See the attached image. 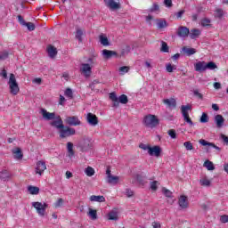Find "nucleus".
Returning a JSON list of instances; mask_svg holds the SVG:
<instances>
[{"label":"nucleus","instance_id":"f257e3e1","mask_svg":"<svg viewBox=\"0 0 228 228\" xmlns=\"http://www.w3.org/2000/svg\"><path fill=\"white\" fill-rule=\"evenodd\" d=\"M97 65V61L94 57H90L87 60V63H82L80 65V73L83 74L85 77H90L92 76V68Z\"/></svg>","mask_w":228,"mask_h":228},{"label":"nucleus","instance_id":"f03ea898","mask_svg":"<svg viewBox=\"0 0 228 228\" xmlns=\"http://www.w3.org/2000/svg\"><path fill=\"white\" fill-rule=\"evenodd\" d=\"M8 86L10 89V94L12 95H18L19 92H20V88L19 87V83H17V78H15V75L13 73L10 74Z\"/></svg>","mask_w":228,"mask_h":228},{"label":"nucleus","instance_id":"7ed1b4c3","mask_svg":"<svg viewBox=\"0 0 228 228\" xmlns=\"http://www.w3.org/2000/svg\"><path fill=\"white\" fill-rule=\"evenodd\" d=\"M143 124L146 127L154 129V127H158V126H159V119L156 115L149 114L144 117Z\"/></svg>","mask_w":228,"mask_h":228},{"label":"nucleus","instance_id":"20e7f679","mask_svg":"<svg viewBox=\"0 0 228 228\" xmlns=\"http://www.w3.org/2000/svg\"><path fill=\"white\" fill-rule=\"evenodd\" d=\"M49 205L47 203L39 202V201H34L32 202V208H36V211L39 216H45V210Z\"/></svg>","mask_w":228,"mask_h":228},{"label":"nucleus","instance_id":"39448f33","mask_svg":"<svg viewBox=\"0 0 228 228\" xmlns=\"http://www.w3.org/2000/svg\"><path fill=\"white\" fill-rule=\"evenodd\" d=\"M59 133L61 138H69V136H73V134H76V129L63 126Z\"/></svg>","mask_w":228,"mask_h":228},{"label":"nucleus","instance_id":"423d86ee","mask_svg":"<svg viewBox=\"0 0 228 228\" xmlns=\"http://www.w3.org/2000/svg\"><path fill=\"white\" fill-rule=\"evenodd\" d=\"M105 6L110 10H120L122 8V4H120V0H103Z\"/></svg>","mask_w":228,"mask_h":228},{"label":"nucleus","instance_id":"0eeeda50","mask_svg":"<svg viewBox=\"0 0 228 228\" xmlns=\"http://www.w3.org/2000/svg\"><path fill=\"white\" fill-rule=\"evenodd\" d=\"M181 110L184 122L189 124V126H193V121H191V118H190V114L188 113V110H191V107L190 105H183Z\"/></svg>","mask_w":228,"mask_h":228},{"label":"nucleus","instance_id":"6e6552de","mask_svg":"<svg viewBox=\"0 0 228 228\" xmlns=\"http://www.w3.org/2000/svg\"><path fill=\"white\" fill-rule=\"evenodd\" d=\"M181 110L184 122L189 124V126H193V121H191V118H190V114L188 113V110H191V107L190 105H183Z\"/></svg>","mask_w":228,"mask_h":228},{"label":"nucleus","instance_id":"1a4fd4ad","mask_svg":"<svg viewBox=\"0 0 228 228\" xmlns=\"http://www.w3.org/2000/svg\"><path fill=\"white\" fill-rule=\"evenodd\" d=\"M45 170H47V165L45 164V161L38 160L36 163L35 174L37 175H44V172H45Z\"/></svg>","mask_w":228,"mask_h":228},{"label":"nucleus","instance_id":"9d476101","mask_svg":"<svg viewBox=\"0 0 228 228\" xmlns=\"http://www.w3.org/2000/svg\"><path fill=\"white\" fill-rule=\"evenodd\" d=\"M106 174H107V183L109 184H114V185L118 184V182L120 181V177L111 175V169L107 168Z\"/></svg>","mask_w":228,"mask_h":228},{"label":"nucleus","instance_id":"9b49d317","mask_svg":"<svg viewBox=\"0 0 228 228\" xmlns=\"http://www.w3.org/2000/svg\"><path fill=\"white\" fill-rule=\"evenodd\" d=\"M40 114L42 115L43 119L46 121L54 120L57 117L55 112H49L45 109H41Z\"/></svg>","mask_w":228,"mask_h":228},{"label":"nucleus","instance_id":"f8f14e48","mask_svg":"<svg viewBox=\"0 0 228 228\" xmlns=\"http://www.w3.org/2000/svg\"><path fill=\"white\" fill-rule=\"evenodd\" d=\"M86 122L89 124V126H95L99 124V118L92 112L87 113L86 116Z\"/></svg>","mask_w":228,"mask_h":228},{"label":"nucleus","instance_id":"ddd939ff","mask_svg":"<svg viewBox=\"0 0 228 228\" xmlns=\"http://www.w3.org/2000/svg\"><path fill=\"white\" fill-rule=\"evenodd\" d=\"M79 148L82 152H86V151H90L92 149V142H90V139H83L79 142Z\"/></svg>","mask_w":228,"mask_h":228},{"label":"nucleus","instance_id":"4468645a","mask_svg":"<svg viewBox=\"0 0 228 228\" xmlns=\"http://www.w3.org/2000/svg\"><path fill=\"white\" fill-rule=\"evenodd\" d=\"M50 126H52V127H55L56 129H59V131H61V129L63 127V120L61 119V117L57 116L54 119H53V121L50 123Z\"/></svg>","mask_w":228,"mask_h":228},{"label":"nucleus","instance_id":"2eb2a0df","mask_svg":"<svg viewBox=\"0 0 228 228\" xmlns=\"http://www.w3.org/2000/svg\"><path fill=\"white\" fill-rule=\"evenodd\" d=\"M65 122L69 126H81V120H79L77 116L67 117Z\"/></svg>","mask_w":228,"mask_h":228},{"label":"nucleus","instance_id":"dca6fc26","mask_svg":"<svg viewBox=\"0 0 228 228\" xmlns=\"http://www.w3.org/2000/svg\"><path fill=\"white\" fill-rule=\"evenodd\" d=\"M148 154L150 156H155V158H159V156H161V147L159 146L150 147Z\"/></svg>","mask_w":228,"mask_h":228},{"label":"nucleus","instance_id":"f3484780","mask_svg":"<svg viewBox=\"0 0 228 228\" xmlns=\"http://www.w3.org/2000/svg\"><path fill=\"white\" fill-rule=\"evenodd\" d=\"M190 35V28L186 27H179L177 30V36L180 37L181 38H186Z\"/></svg>","mask_w":228,"mask_h":228},{"label":"nucleus","instance_id":"a211bd4d","mask_svg":"<svg viewBox=\"0 0 228 228\" xmlns=\"http://www.w3.org/2000/svg\"><path fill=\"white\" fill-rule=\"evenodd\" d=\"M214 120H215L216 126L218 129H220L221 127H224V123L225 122L224 116L217 114L215 116Z\"/></svg>","mask_w":228,"mask_h":228},{"label":"nucleus","instance_id":"6ab92c4d","mask_svg":"<svg viewBox=\"0 0 228 228\" xmlns=\"http://www.w3.org/2000/svg\"><path fill=\"white\" fill-rule=\"evenodd\" d=\"M194 70L196 72H205L206 61H198L194 64Z\"/></svg>","mask_w":228,"mask_h":228},{"label":"nucleus","instance_id":"aec40b11","mask_svg":"<svg viewBox=\"0 0 228 228\" xmlns=\"http://www.w3.org/2000/svg\"><path fill=\"white\" fill-rule=\"evenodd\" d=\"M178 204L182 209H186V208H188V197L180 196Z\"/></svg>","mask_w":228,"mask_h":228},{"label":"nucleus","instance_id":"412c9836","mask_svg":"<svg viewBox=\"0 0 228 228\" xmlns=\"http://www.w3.org/2000/svg\"><path fill=\"white\" fill-rule=\"evenodd\" d=\"M0 179L2 181H10V179H12V173H10L6 169L1 171L0 172Z\"/></svg>","mask_w":228,"mask_h":228},{"label":"nucleus","instance_id":"4be33fe9","mask_svg":"<svg viewBox=\"0 0 228 228\" xmlns=\"http://www.w3.org/2000/svg\"><path fill=\"white\" fill-rule=\"evenodd\" d=\"M164 104L167 106V108H175L177 106V102H175V99L170 98V99H164L163 100Z\"/></svg>","mask_w":228,"mask_h":228},{"label":"nucleus","instance_id":"5701e85b","mask_svg":"<svg viewBox=\"0 0 228 228\" xmlns=\"http://www.w3.org/2000/svg\"><path fill=\"white\" fill-rule=\"evenodd\" d=\"M199 143H200V145H203V147H213L214 149H216V151H220V147L215 145V143L213 142H209L204 139H201L199 141Z\"/></svg>","mask_w":228,"mask_h":228},{"label":"nucleus","instance_id":"b1692460","mask_svg":"<svg viewBox=\"0 0 228 228\" xmlns=\"http://www.w3.org/2000/svg\"><path fill=\"white\" fill-rule=\"evenodd\" d=\"M47 53H48V56H50V58H54V57H56V54H58V50L56 49V47H54L53 45H48Z\"/></svg>","mask_w":228,"mask_h":228},{"label":"nucleus","instance_id":"393cba45","mask_svg":"<svg viewBox=\"0 0 228 228\" xmlns=\"http://www.w3.org/2000/svg\"><path fill=\"white\" fill-rule=\"evenodd\" d=\"M200 29L199 28H193L191 31H189V36L191 40H195V38H198V37H200Z\"/></svg>","mask_w":228,"mask_h":228},{"label":"nucleus","instance_id":"a878e982","mask_svg":"<svg viewBox=\"0 0 228 228\" xmlns=\"http://www.w3.org/2000/svg\"><path fill=\"white\" fill-rule=\"evenodd\" d=\"M67 151H68L69 158L70 159L74 158V143H72L71 142H69L67 143Z\"/></svg>","mask_w":228,"mask_h":228},{"label":"nucleus","instance_id":"bb28decb","mask_svg":"<svg viewBox=\"0 0 228 228\" xmlns=\"http://www.w3.org/2000/svg\"><path fill=\"white\" fill-rule=\"evenodd\" d=\"M102 54L104 58L110 60V58H111L112 56H117V52L105 49L102 51Z\"/></svg>","mask_w":228,"mask_h":228},{"label":"nucleus","instance_id":"cd10ccee","mask_svg":"<svg viewBox=\"0 0 228 228\" xmlns=\"http://www.w3.org/2000/svg\"><path fill=\"white\" fill-rule=\"evenodd\" d=\"M156 22L158 29H163L168 26V23L163 19L156 20Z\"/></svg>","mask_w":228,"mask_h":228},{"label":"nucleus","instance_id":"c85d7f7f","mask_svg":"<svg viewBox=\"0 0 228 228\" xmlns=\"http://www.w3.org/2000/svg\"><path fill=\"white\" fill-rule=\"evenodd\" d=\"M12 154L14 159H22L23 158L22 150H20V148H16L15 150H13Z\"/></svg>","mask_w":228,"mask_h":228},{"label":"nucleus","instance_id":"c756f323","mask_svg":"<svg viewBox=\"0 0 228 228\" xmlns=\"http://www.w3.org/2000/svg\"><path fill=\"white\" fill-rule=\"evenodd\" d=\"M200 186L209 188V186H211V180H209L208 176H204L203 178L200 179Z\"/></svg>","mask_w":228,"mask_h":228},{"label":"nucleus","instance_id":"7c9ffc66","mask_svg":"<svg viewBox=\"0 0 228 228\" xmlns=\"http://www.w3.org/2000/svg\"><path fill=\"white\" fill-rule=\"evenodd\" d=\"M89 200L91 202H106V198H104V196L92 195Z\"/></svg>","mask_w":228,"mask_h":228},{"label":"nucleus","instance_id":"2f4dec72","mask_svg":"<svg viewBox=\"0 0 228 228\" xmlns=\"http://www.w3.org/2000/svg\"><path fill=\"white\" fill-rule=\"evenodd\" d=\"M182 51L184 53V54H186V56H191L195 54V53H197V50H195L194 48H189L186 46H183L182 48Z\"/></svg>","mask_w":228,"mask_h":228},{"label":"nucleus","instance_id":"473e14b6","mask_svg":"<svg viewBox=\"0 0 228 228\" xmlns=\"http://www.w3.org/2000/svg\"><path fill=\"white\" fill-rule=\"evenodd\" d=\"M28 191L30 193V195H38V193H40V188L29 185L28 187Z\"/></svg>","mask_w":228,"mask_h":228},{"label":"nucleus","instance_id":"72a5a7b5","mask_svg":"<svg viewBox=\"0 0 228 228\" xmlns=\"http://www.w3.org/2000/svg\"><path fill=\"white\" fill-rule=\"evenodd\" d=\"M110 99L112 101L114 108H118V97L115 93L110 94Z\"/></svg>","mask_w":228,"mask_h":228},{"label":"nucleus","instance_id":"f704fd0d","mask_svg":"<svg viewBox=\"0 0 228 228\" xmlns=\"http://www.w3.org/2000/svg\"><path fill=\"white\" fill-rule=\"evenodd\" d=\"M99 39L102 45H104L105 47L110 45V41L108 40V37H106V35H100Z\"/></svg>","mask_w":228,"mask_h":228},{"label":"nucleus","instance_id":"c9c22d12","mask_svg":"<svg viewBox=\"0 0 228 228\" xmlns=\"http://www.w3.org/2000/svg\"><path fill=\"white\" fill-rule=\"evenodd\" d=\"M85 34V31L81 28H77L76 36L75 37L78 42H83V35Z\"/></svg>","mask_w":228,"mask_h":228},{"label":"nucleus","instance_id":"e433bc0d","mask_svg":"<svg viewBox=\"0 0 228 228\" xmlns=\"http://www.w3.org/2000/svg\"><path fill=\"white\" fill-rule=\"evenodd\" d=\"M203 167H205V168H207V170H215V164H213V162L209 161V160H206L203 164Z\"/></svg>","mask_w":228,"mask_h":228},{"label":"nucleus","instance_id":"4c0bfd02","mask_svg":"<svg viewBox=\"0 0 228 228\" xmlns=\"http://www.w3.org/2000/svg\"><path fill=\"white\" fill-rule=\"evenodd\" d=\"M118 105L121 104H127L129 102V99H127V95L122 94L118 98Z\"/></svg>","mask_w":228,"mask_h":228},{"label":"nucleus","instance_id":"58836bf2","mask_svg":"<svg viewBox=\"0 0 228 228\" xmlns=\"http://www.w3.org/2000/svg\"><path fill=\"white\" fill-rule=\"evenodd\" d=\"M88 216L91 218V220H97V210L89 208Z\"/></svg>","mask_w":228,"mask_h":228},{"label":"nucleus","instance_id":"ea45409f","mask_svg":"<svg viewBox=\"0 0 228 228\" xmlns=\"http://www.w3.org/2000/svg\"><path fill=\"white\" fill-rule=\"evenodd\" d=\"M85 173H86V175L88 177H92L93 175H95V169H94V167H87L85 169Z\"/></svg>","mask_w":228,"mask_h":228},{"label":"nucleus","instance_id":"a19ab883","mask_svg":"<svg viewBox=\"0 0 228 228\" xmlns=\"http://www.w3.org/2000/svg\"><path fill=\"white\" fill-rule=\"evenodd\" d=\"M215 69H218V66H216V63L213 61H209L206 63V70H215Z\"/></svg>","mask_w":228,"mask_h":228},{"label":"nucleus","instance_id":"79ce46f5","mask_svg":"<svg viewBox=\"0 0 228 228\" xmlns=\"http://www.w3.org/2000/svg\"><path fill=\"white\" fill-rule=\"evenodd\" d=\"M109 220H118V214L117 211H111L108 214Z\"/></svg>","mask_w":228,"mask_h":228},{"label":"nucleus","instance_id":"37998d69","mask_svg":"<svg viewBox=\"0 0 228 228\" xmlns=\"http://www.w3.org/2000/svg\"><path fill=\"white\" fill-rule=\"evenodd\" d=\"M200 122H201V124H207V122H209V117H208L206 112L202 113Z\"/></svg>","mask_w":228,"mask_h":228},{"label":"nucleus","instance_id":"c03bdc74","mask_svg":"<svg viewBox=\"0 0 228 228\" xmlns=\"http://www.w3.org/2000/svg\"><path fill=\"white\" fill-rule=\"evenodd\" d=\"M64 95L69 99H74V94L72 93V89L67 88L64 92Z\"/></svg>","mask_w":228,"mask_h":228},{"label":"nucleus","instance_id":"a18cd8bd","mask_svg":"<svg viewBox=\"0 0 228 228\" xmlns=\"http://www.w3.org/2000/svg\"><path fill=\"white\" fill-rule=\"evenodd\" d=\"M177 67L175 65H172L170 63L166 64V70L167 72H174V70H176Z\"/></svg>","mask_w":228,"mask_h":228},{"label":"nucleus","instance_id":"49530a36","mask_svg":"<svg viewBox=\"0 0 228 228\" xmlns=\"http://www.w3.org/2000/svg\"><path fill=\"white\" fill-rule=\"evenodd\" d=\"M183 147H185L186 151H193V143L190 141L183 142Z\"/></svg>","mask_w":228,"mask_h":228},{"label":"nucleus","instance_id":"de8ad7c7","mask_svg":"<svg viewBox=\"0 0 228 228\" xmlns=\"http://www.w3.org/2000/svg\"><path fill=\"white\" fill-rule=\"evenodd\" d=\"M215 17H216L217 19H222L224 17V10L216 9L215 12Z\"/></svg>","mask_w":228,"mask_h":228},{"label":"nucleus","instance_id":"09e8293b","mask_svg":"<svg viewBox=\"0 0 228 228\" xmlns=\"http://www.w3.org/2000/svg\"><path fill=\"white\" fill-rule=\"evenodd\" d=\"M119 72H120L121 76H124V74H127V72H129V66L120 67Z\"/></svg>","mask_w":228,"mask_h":228},{"label":"nucleus","instance_id":"8fccbe9b","mask_svg":"<svg viewBox=\"0 0 228 228\" xmlns=\"http://www.w3.org/2000/svg\"><path fill=\"white\" fill-rule=\"evenodd\" d=\"M158 184H159L158 181L151 182L150 183L151 190H152V191H156V190H158Z\"/></svg>","mask_w":228,"mask_h":228},{"label":"nucleus","instance_id":"3c124183","mask_svg":"<svg viewBox=\"0 0 228 228\" xmlns=\"http://www.w3.org/2000/svg\"><path fill=\"white\" fill-rule=\"evenodd\" d=\"M167 134L172 138L173 140H175L177 138V134L175 133V130L170 129L167 131Z\"/></svg>","mask_w":228,"mask_h":228},{"label":"nucleus","instance_id":"603ef678","mask_svg":"<svg viewBox=\"0 0 228 228\" xmlns=\"http://www.w3.org/2000/svg\"><path fill=\"white\" fill-rule=\"evenodd\" d=\"M24 26H26L28 28V31H35V28H36L35 23L27 22V23H25Z\"/></svg>","mask_w":228,"mask_h":228},{"label":"nucleus","instance_id":"864d4df0","mask_svg":"<svg viewBox=\"0 0 228 228\" xmlns=\"http://www.w3.org/2000/svg\"><path fill=\"white\" fill-rule=\"evenodd\" d=\"M161 44L162 45L160 51L162 53H168V45L165 41H162Z\"/></svg>","mask_w":228,"mask_h":228},{"label":"nucleus","instance_id":"5fc2aeb1","mask_svg":"<svg viewBox=\"0 0 228 228\" xmlns=\"http://www.w3.org/2000/svg\"><path fill=\"white\" fill-rule=\"evenodd\" d=\"M209 24H211V20L207 18H204L203 20H201V26H203V28L209 26Z\"/></svg>","mask_w":228,"mask_h":228},{"label":"nucleus","instance_id":"6e6d98bb","mask_svg":"<svg viewBox=\"0 0 228 228\" xmlns=\"http://www.w3.org/2000/svg\"><path fill=\"white\" fill-rule=\"evenodd\" d=\"M125 195L126 197H128V199H131V197H133V195H134V192L133 191H131V189H126Z\"/></svg>","mask_w":228,"mask_h":228},{"label":"nucleus","instance_id":"4d7b16f0","mask_svg":"<svg viewBox=\"0 0 228 228\" xmlns=\"http://www.w3.org/2000/svg\"><path fill=\"white\" fill-rule=\"evenodd\" d=\"M220 138H221V140H223V142H224V143H225V145H228V136L227 135L221 134Z\"/></svg>","mask_w":228,"mask_h":228},{"label":"nucleus","instance_id":"13d9d810","mask_svg":"<svg viewBox=\"0 0 228 228\" xmlns=\"http://www.w3.org/2000/svg\"><path fill=\"white\" fill-rule=\"evenodd\" d=\"M220 222L221 224H228V216H221Z\"/></svg>","mask_w":228,"mask_h":228},{"label":"nucleus","instance_id":"bf43d9fd","mask_svg":"<svg viewBox=\"0 0 228 228\" xmlns=\"http://www.w3.org/2000/svg\"><path fill=\"white\" fill-rule=\"evenodd\" d=\"M140 149H142V151H149L151 150V146L147 145V144H144V143H141L139 145Z\"/></svg>","mask_w":228,"mask_h":228},{"label":"nucleus","instance_id":"052dcab7","mask_svg":"<svg viewBox=\"0 0 228 228\" xmlns=\"http://www.w3.org/2000/svg\"><path fill=\"white\" fill-rule=\"evenodd\" d=\"M150 12H159V5H158V4H153L152 7L150 9Z\"/></svg>","mask_w":228,"mask_h":228},{"label":"nucleus","instance_id":"680f3d73","mask_svg":"<svg viewBox=\"0 0 228 228\" xmlns=\"http://www.w3.org/2000/svg\"><path fill=\"white\" fill-rule=\"evenodd\" d=\"M63 206V199L60 198L55 203V208H61Z\"/></svg>","mask_w":228,"mask_h":228},{"label":"nucleus","instance_id":"e2e57ef3","mask_svg":"<svg viewBox=\"0 0 228 228\" xmlns=\"http://www.w3.org/2000/svg\"><path fill=\"white\" fill-rule=\"evenodd\" d=\"M1 77H4V79L8 78V72H6V69H3L0 73Z\"/></svg>","mask_w":228,"mask_h":228},{"label":"nucleus","instance_id":"0e129e2a","mask_svg":"<svg viewBox=\"0 0 228 228\" xmlns=\"http://www.w3.org/2000/svg\"><path fill=\"white\" fill-rule=\"evenodd\" d=\"M18 20L20 22V24H21V26H26V20H24V18H22V16L19 15L18 16Z\"/></svg>","mask_w":228,"mask_h":228},{"label":"nucleus","instance_id":"69168bd1","mask_svg":"<svg viewBox=\"0 0 228 228\" xmlns=\"http://www.w3.org/2000/svg\"><path fill=\"white\" fill-rule=\"evenodd\" d=\"M163 193L167 197H172V191H170L168 189H163Z\"/></svg>","mask_w":228,"mask_h":228},{"label":"nucleus","instance_id":"338daca9","mask_svg":"<svg viewBox=\"0 0 228 228\" xmlns=\"http://www.w3.org/2000/svg\"><path fill=\"white\" fill-rule=\"evenodd\" d=\"M164 4L167 8H172V0H164Z\"/></svg>","mask_w":228,"mask_h":228},{"label":"nucleus","instance_id":"774afa93","mask_svg":"<svg viewBox=\"0 0 228 228\" xmlns=\"http://www.w3.org/2000/svg\"><path fill=\"white\" fill-rule=\"evenodd\" d=\"M8 58V53L4 52V53L0 54V60H6Z\"/></svg>","mask_w":228,"mask_h":228}]
</instances>
